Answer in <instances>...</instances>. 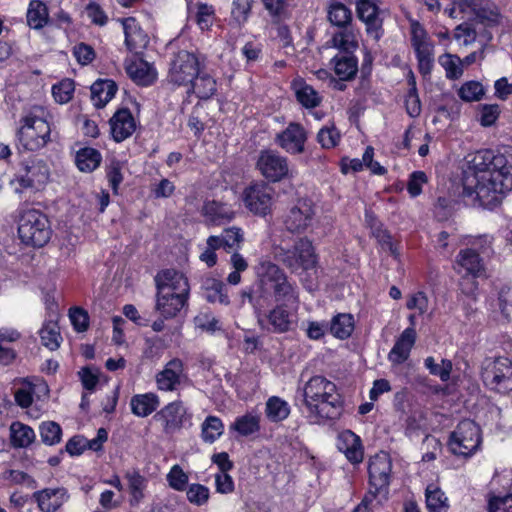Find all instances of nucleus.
I'll list each match as a JSON object with an SVG mask.
<instances>
[{"label":"nucleus","mask_w":512,"mask_h":512,"mask_svg":"<svg viewBox=\"0 0 512 512\" xmlns=\"http://www.w3.org/2000/svg\"><path fill=\"white\" fill-rule=\"evenodd\" d=\"M469 157L462 196L469 199L471 205L493 209L512 190L508 159L503 153L492 149L476 151Z\"/></svg>","instance_id":"nucleus-1"},{"label":"nucleus","mask_w":512,"mask_h":512,"mask_svg":"<svg viewBox=\"0 0 512 512\" xmlns=\"http://www.w3.org/2000/svg\"><path fill=\"white\" fill-rule=\"evenodd\" d=\"M255 311H262L272 303L285 305L298 310L300 305V289L286 272L276 263L263 261L257 271L256 288L251 293H244Z\"/></svg>","instance_id":"nucleus-2"},{"label":"nucleus","mask_w":512,"mask_h":512,"mask_svg":"<svg viewBox=\"0 0 512 512\" xmlns=\"http://www.w3.org/2000/svg\"><path fill=\"white\" fill-rule=\"evenodd\" d=\"M303 404L307 418L312 424L338 419L343 403L335 383L323 376L310 378L303 388Z\"/></svg>","instance_id":"nucleus-3"},{"label":"nucleus","mask_w":512,"mask_h":512,"mask_svg":"<svg viewBox=\"0 0 512 512\" xmlns=\"http://www.w3.org/2000/svg\"><path fill=\"white\" fill-rule=\"evenodd\" d=\"M49 112L42 106L31 107L20 119L16 133L17 146L26 151H38L50 141Z\"/></svg>","instance_id":"nucleus-4"},{"label":"nucleus","mask_w":512,"mask_h":512,"mask_svg":"<svg viewBox=\"0 0 512 512\" xmlns=\"http://www.w3.org/2000/svg\"><path fill=\"white\" fill-rule=\"evenodd\" d=\"M273 256L277 262L294 274L300 271L316 270L318 264L315 248L307 237L299 238L291 248L275 246Z\"/></svg>","instance_id":"nucleus-5"},{"label":"nucleus","mask_w":512,"mask_h":512,"mask_svg":"<svg viewBox=\"0 0 512 512\" xmlns=\"http://www.w3.org/2000/svg\"><path fill=\"white\" fill-rule=\"evenodd\" d=\"M18 234L23 243L43 247L52 235L50 221L40 210H24L19 219Z\"/></svg>","instance_id":"nucleus-6"},{"label":"nucleus","mask_w":512,"mask_h":512,"mask_svg":"<svg viewBox=\"0 0 512 512\" xmlns=\"http://www.w3.org/2000/svg\"><path fill=\"white\" fill-rule=\"evenodd\" d=\"M481 378L491 390L504 394L512 391V361L506 357L486 358Z\"/></svg>","instance_id":"nucleus-7"},{"label":"nucleus","mask_w":512,"mask_h":512,"mask_svg":"<svg viewBox=\"0 0 512 512\" xmlns=\"http://www.w3.org/2000/svg\"><path fill=\"white\" fill-rule=\"evenodd\" d=\"M200 67V60L195 53L181 50L170 62L167 82L173 86L187 88L200 73Z\"/></svg>","instance_id":"nucleus-8"},{"label":"nucleus","mask_w":512,"mask_h":512,"mask_svg":"<svg viewBox=\"0 0 512 512\" xmlns=\"http://www.w3.org/2000/svg\"><path fill=\"white\" fill-rule=\"evenodd\" d=\"M481 444L479 426L472 420L461 421L451 433L449 448L455 455L470 456L474 454Z\"/></svg>","instance_id":"nucleus-9"},{"label":"nucleus","mask_w":512,"mask_h":512,"mask_svg":"<svg viewBox=\"0 0 512 512\" xmlns=\"http://www.w3.org/2000/svg\"><path fill=\"white\" fill-rule=\"evenodd\" d=\"M298 310L285 305H275L266 311H256L259 326L269 333L283 334L291 331L296 323Z\"/></svg>","instance_id":"nucleus-10"},{"label":"nucleus","mask_w":512,"mask_h":512,"mask_svg":"<svg viewBox=\"0 0 512 512\" xmlns=\"http://www.w3.org/2000/svg\"><path fill=\"white\" fill-rule=\"evenodd\" d=\"M391 470L392 462L387 453L380 452L370 459L368 473L371 496L387 499Z\"/></svg>","instance_id":"nucleus-11"},{"label":"nucleus","mask_w":512,"mask_h":512,"mask_svg":"<svg viewBox=\"0 0 512 512\" xmlns=\"http://www.w3.org/2000/svg\"><path fill=\"white\" fill-rule=\"evenodd\" d=\"M256 167L264 178L273 183L289 177L290 174L288 159L271 149L260 151Z\"/></svg>","instance_id":"nucleus-12"},{"label":"nucleus","mask_w":512,"mask_h":512,"mask_svg":"<svg viewBox=\"0 0 512 512\" xmlns=\"http://www.w3.org/2000/svg\"><path fill=\"white\" fill-rule=\"evenodd\" d=\"M50 169L47 163L41 159L31 160L26 166L24 174L16 176L12 182L17 193L25 189H41L49 180Z\"/></svg>","instance_id":"nucleus-13"},{"label":"nucleus","mask_w":512,"mask_h":512,"mask_svg":"<svg viewBox=\"0 0 512 512\" xmlns=\"http://www.w3.org/2000/svg\"><path fill=\"white\" fill-rule=\"evenodd\" d=\"M273 192V188L263 181L252 183L243 192L244 204L252 213L265 216L271 209Z\"/></svg>","instance_id":"nucleus-14"},{"label":"nucleus","mask_w":512,"mask_h":512,"mask_svg":"<svg viewBox=\"0 0 512 512\" xmlns=\"http://www.w3.org/2000/svg\"><path fill=\"white\" fill-rule=\"evenodd\" d=\"M315 216V206L311 200L300 199L284 218V226L290 233L300 234L311 226Z\"/></svg>","instance_id":"nucleus-15"},{"label":"nucleus","mask_w":512,"mask_h":512,"mask_svg":"<svg viewBox=\"0 0 512 512\" xmlns=\"http://www.w3.org/2000/svg\"><path fill=\"white\" fill-rule=\"evenodd\" d=\"M157 292L166 295L181 296L188 299L190 287L188 279L183 273L173 269L159 272L155 277Z\"/></svg>","instance_id":"nucleus-16"},{"label":"nucleus","mask_w":512,"mask_h":512,"mask_svg":"<svg viewBox=\"0 0 512 512\" xmlns=\"http://www.w3.org/2000/svg\"><path fill=\"white\" fill-rule=\"evenodd\" d=\"M307 133L302 125L291 122L275 136V143L292 155L304 152Z\"/></svg>","instance_id":"nucleus-17"},{"label":"nucleus","mask_w":512,"mask_h":512,"mask_svg":"<svg viewBox=\"0 0 512 512\" xmlns=\"http://www.w3.org/2000/svg\"><path fill=\"white\" fill-rule=\"evenodd\" d=\"M186 409L182 402L175 401L164 406L154 415V419L161 423L163 431L172 435L183 427Z\"/></svg>","instance_id":"nucleus-18"},{"label":"nucleus","mask_w":512,"mask_h":512,"mask_svg":"<svg viewBox=\"0 0 512 512\" xmlns=\"http://www.w3.org/2000/svg\"><path fill=\"white\" fill-rule=\"evenodd\" d=\"M356 12L358 18L365 23L367 34L378 41L383 35L378 6L371 0H357Z\"/></svg>","instance_id":"nucleus-19"},{"label":"nucleus","mask_w":512,"mask_h":512,"mask_svg":"<svg viewBox=\"0 0 512 512\" xmlns=\"http://www.w3.org/2000/svg\"><path fill=\"white\" fill-rule=\"evenodd\" d=\"M184 377L183 361L179 358H174L165 365L162 371L157 373V388L166 392L175 391Z\"/></svg>","instance_id":"nucleus-20"},{"label":"nucleus","mask_w":512,"mask_h":512,"mask_svg":"<svg viewBox=\"0 0 512 512\" xmlns=\"http://www.w3.org/2000/svg\"><path fill=\"white\" fill-rule=\"evenodd\" d=\"M33 499L41 512H56L69 499L66 488H45L33 493Z\"/></svg>","instance_id":"nucleus-21"},{"label":"nucleus","mask_w":512,"mask_h":512,"mask_svg":"<svg viewBox=\"0 0 512 512\" xmlns=\"http://www.w3.org/2000/svg\"><path fill=\"white\" fill-rule=\"evenodd\" d=\"M457 273L462 274L463 277L478 278L484 275L485 267L483 260L479 254L472 248L460 250L456 256Z\"/></svg>","instance_id":"nucleus-22"},{"label":"nucleus","mask_w":512,"mask_h":512,"mask_svg":"<svg viewBox=\"0 0 512 512\" xmlns=\"http://www.w3.org/2000/svg\"><path fill=\"white\" fill-rule=\"evenodd\" d=\"M111 133L116 142L129 138L136 129V122L128 108L119 109L110 119Z\"/></svg>","instance_id":"nucleus-23"},{"label":"nucleus","mask_w":512,"mask_h":512,"mask_svg":"<svg viewBox=\"0 0 512 512\" xmlns=\"http://www.w3.org/2000/svg\"><path fill=\"white\" fill-rule=\"evenodd\" d=\"M416 341V331L414 327L406 328L396 340L393 348L388 354V359L393 364H402L405 362Z\"/></svg>","instance_id":"nucleus-24"},{"label":"nucleus","mask_w":512,"mask_h":512,"mask_svg":"<svg viewBox=\"0 0 512 512\" xmlns=\"http://www.w3.org/2000/svg\"><path fill=\"white\" fill-rule=\"evenodd\" d=\"M125 43L130 51L138 53L149 42L147 34L141 29L135 18L129 17L123 20Z\"/></svg>","instance_id":"nucleus-25"},{"label":"nucleus","mask_w":512,"mask_h":512,"mask_svg":"<svg viewBox=\"0 0 512 512\" xmlns=\"http://www.w3.org/2000/svg\"><path fill=\"white\" fill-rule=\"evenodd\" d=\"M126 72L137 85L141 86H149L157 78L155 68L143 59H135L127 64Z\"/></svg>","instance_id":"nucleus-26"},{"label":"nucleus","mask_w":512,"mask_h":512,"mask_svg":"<svg viewBox=\"0 0 512 512\" xmlns=\"http://www.w3.org/2000/svg\"><path fill=\"white\" fill-rule=\"evenodd\" d=\"M201 289L203 296L210 303L228 305L230 303L226 285L219 279L206 276L202 279Z\"/></svg>","instance_id":"nucleus-27"},{"label":"nucleus","mask_w":512,"mask_h":512,"mask_svg":"<svg viewBox=\"0 0 512 512\" xmlns=\"http://www.w3.org/2000/svg\"><path fill=\"white\" fill-rule=\"evenodd\" d=\"M331 64L342 81L352 80L358 71V59L352 53H338L331 59Z\"/></svg>","instance_id":"nucleus-28"},{"label":"nucleus","mask_w":512,"mask_h":512,"mask_svg":"<svg viewBox=\"0 0 512 512\" xmlns=\"http://www.w3.org/2000/svg\"><path fill=\"white\" fill-rule=\"evenodd\" d=\"M338 448L351 463L357 464L363 460L361 440L352 431L348 430L340 435Z\"/></svg>","instance_id":"nucleus-29"},{"label":"nucleus","mask_w":512,"mask_h":512,"mask_svg":"<svg viewBox=\"0 0 512 512\" xmlns=\"http://www.w3.org/2000/svg\"><path fill=\"white\" fill-rule=\"evenodd\" d=\"M160 405V399L157 394L148 392L136 394L131 397V412L137 417H147L152 414Z\"/></svg>","instance_id":"nucleus-30"},{"label":"nucleus","mask_w":512,"mask_h":512,"mask_svg":"<svg viewBox=\"0 0 512 512\" xmlns=\"http://www.w3.org/2000/svg\"><path fill=\"white\" fill-rule=\"evenodd\" d=\"M117 85L111 79H98L91 85V100L96 108H103L116 94Z\"/></svg>","instance_id":"nucleus-31"},{"label":"nucleus","mask_w":512,"mask_h":512,"mask_svg":"<svg viewBox=\"0 0 512 512\" xmlns=\"http://www.w3.org/2000/svg\"><path fill=\"white\" fill-rule=\"evenodd\" d=\"M125 479L128 482L130 505L138 506L145 498V490L147 488L148 481L136 469L127 471L125 473Z\"/></svg>","instance_id":"nucleus-32"},{"label":"nucleus","mask_w":512,"mask_h":512,"mask_svg":"<svg viewBox=\"0 0 512 512\" xmlns=\"http://www.w3.org/2000/svg\"><path fill=\"white\" fill-rule=\"evenodd\" d=\"M202 215L212 224L219 225L234 217L231 208L217 201H206L201 209Z\"/></svg>","instance_id":"nucleus-33"},{"label":"nucleus","mask_w":512,"mask_h":512,"mask_svg":"<svg viewBox=\"0 0 512 512\" xmlns=\"http://www.w3.org/2000/svg\"><path fill=\"white\" fill-rule=\"evenodd\" d=\"M187 299L157 292L156 310L165 318H173L184 307Z\"/></svg>","instance_id":"nucleus-34"},{"label":"nucleus","mask_w":512,"mask_h":512,"mask_svg":"<svg viewBox=\"0 0 512 512\" xmlns=\"http://www.w3.org/2000/svg\"><path fill=\"white\" fill-rule=\"evenodd\" d=\"M217 240L219 248H223L227 253L238 251L244 242V233L239 227H229L222 231L220 235H212Z\"/></svg>","instance_id":"nucleus-35"},{"label":"nucleus","mask_w":512,"mask_h":512,"mask_svg":"<svg viewBox=\"0 0 512 512\" xmlns=\"http://www.w3.org/2000/svg\"><path fill=\"white\" fill-rule=\"evenodd\" d=\"M187 89L193 91L200 99H209L217 91L216 80L200 68V73L197 74L191 86H188Z\"/></svg>","instance_id":"nucleus-36"},{"label":"nucleus","mask_w":512,"mask_h":512,"mask_svg":"<svg viewBox=\"0 0 512 512\" xmlns=\"http://www.w3.org/2000/svg\"><path fill=\"white\" fill-rule=\"evenodd\" d=\"M418 61L419 72L426 76L431 73L434 64V46L430 40L412 45Z\"/></svg>","instance_id":"nucleus-37"},{"label":"nucleus","mask_w":512,"mask_h":512,"mask_svg":"<svg viewBox=\"0 0 512 512\" xmlns=\"http://www.w3.org/2000/svg\"><path fill=\"white\" fill-rule=\"evenodd\" d=\"M34 430L21 422L15 421L10 425V440L15 448H26L35 440Z\"/></svg>","instance_id":"nucleus-38"},{"label":"nucleus","mask_w":512,"mask_h":512,"mask_svg":"<svg viewBox=\"0 0 512 512\" xmlns=\"http://www.w3.org/2000/svg\"><path fill=\"white\" fill-rule=\"evenodd\" d=\"M366 220L370 225L372 235L377 239L382 249L389 251L392 256L398 258L399 250L392 242V237L387 230L383 229L378 221L368 213L366 214Z\"/></svg>","instance_id":"nucleus-39"},{"label":"nucleus","mask_w":512,"mask_h":512,"mask_svg":"<svg viewBox=\"0 0 512 512\" xmlns=\"http://www.w3.org/2000/svg\"><path fill=\"white\" fill-rule=\"evenodd\" d=\"M49 20L48 8L39 0H32L27 10V23L30 28L42 29Z\"/></svg>","instance_id":"nucleus-40"},{"label":"nucleus","mask_w":512,"mask_h":512,"mask_svg":"<svg viewBox=\"0 0 512 512\" xmlns=\"http://www.w3.org/2000/svg\"><path fill=\"white\" fill-rule=\"evenodd\" d=\"M230 430L236 431L243 437L255 434L260 431V416L252 413L239 416L230 425Z\"/></svg>","instance_id":"nucleus-41"},{"label":"nucleus","mask_w":512,"mask_h":512,"mask_svg":"<svg viewBox=\"0 0 512 512\" xmlns=\"http://www.w3.org/2000/svg\"><path fill=\"white\" fill-rule=\"evenodd\" d=\"M265 414L269 421L278 423L290 414L289 404L278 396H271L265 404Z\"/></svg>","instance_id":"nucleus-42"},{"label":"nucleus","mask_w":512,"mask_h":512,"mask_svg":"<svg viewBox=\"0 0 512 512\" xmlns=\"http://www.w3.org/2000/svg\"><path fill=\"white\" fill-rule=\"evenodd\" d=\"M101 160L100 152L91 147L81 148L75 156L76 166L82 172H92L100 165Z\"/></svg>","instance_id":"nucleus-43"},{"label":"nucleus","mask_w":512,"mask_h":512,"mask_svg":"<svg viewBox=\"0 0 512 512\" xmlns=\"http://www.w3.org/2000/svg\"><path fill=\"white\" fill-rule=\"evenodd\" d=\"M354 330V318L351 314L340 313L334 316L330 323L331 334L338 339H347Z\"/></svg>","instance_id":"nucleus-44"},{"label":"nucleus","mask_w":512,"mask_h":512,"mask_svg":"<svg viewBox=\"0 0 512 512\" xmlns=\"http://www.w3.org/2000/svg\"><path fill=\"white\" fill-rule=\"evenodd\" d=\"M333 47L339 50V53H352L358 48L356 34L348 27L342 28L341 31L335 33L331 38Z\"/></svg>","instance_id":"nucleus-45"},{"label":"nucleus","mask_w":512,"mask_h":512,"mask_svg":"<svg viewBox=\"0 0 512 512\" xmlns=\"http://www.w3.org/2000/svg\"><path fill=\"white\" fill-rule=\"evenodd\" d=\"M223 433L224 424L217 416L209 415L201 424V438L205 443H214Z\"/></svg>","instance_id":"nucleus-46"},{"label":"nucleus","mask_w":512,"mask_h":512,"mask_svg":"<svg viewBox=\"0 0 512 512\" xmlns=\"http://www.w3.org/2000/svg\"><path fill=\"white\" fill-rule=\"evenodd\" d=\"M39 335L41 344L49 350L55 351L60 347L62 337L57 322H45L39 331Z\"/></svg>","instance_id":"nucleus-47"},{"label":"nucleus","mask_w":512,"mask_h":512,"mask_svg":"<svg viewBox=\"0 0 512 512\" xmlns=\"http://www.w3.org/2000/svg\"><path fill=\"white\" fill-rule=\"evenodd\" d=\"M327 18L332 25L345 28L352 21V12L343 3L331 2L328 7Z\"/></svg>","instance_id":"nucleus-48"},{"label":"nucleus","mask_w":512,"mask_h":512,"mask_svg":"<svg viewBox=\"0 0 512 512\" xmlns=\"http://www.w3.org/2000/svg\"><path fill=\"white\" fill-rule=\"evenodd\" d=\"M295 94L298 102L305 108H315L321 103L318 92L304 82L295 84Z\"/></svg>","instance_id":"nucleus-49"},{"label":"nucleus","mask_w":512,"mask_h":512,"mask_svg":"<svg viewBox=\"0 0 512 512\" xmlns=\"http://www.w3.org/2000/svg\"><path fill=\"white\" fill-rule=\"evenodd\" d=\"M424 366L431 375L437 376L442 382H447L450 379L453 364L451 360L442 359L441 363H436L432 356L424 360Z\"/></svg>","instance_id":"nucleus-50"},{"label":"nucleus","mask_w":512,"mask_h":512,"mask_svg":"<svg viewBox=\"0 0 512 512\" xmlns=\"http://www.w3.org/2000/svg\"><path fill=\"white\" fill-rule=\"evenodd\" d=\"M426 505L430 512H447L449 507L444 492L432 486L426 489Z\"/></svg>","instance_id":"nucleus-51"},{"label":"nucleus","mask_w":512,"mask_h":512,"mask_svg":"<svg viewBox=\"0 0 512 512\" xmlns=\"http://www.w3.org/2000/svg\"><path fill=\"white\" fill-rule=\"evenodd\" d=\"M166 481L171 489L178 492L185 491L189 486V476L178 464L171 467L166 475Z\"/></svg>","instance_id":"nucleus-52"},{"label":"nucleus","mask_w":512,"mask_h":512,"mask_svg":"<svg viewBox=\"0 0 512 512\" xmlns=\"http://www.w3.org/2000/svg\"><path fill=\"white\" fill-rule=\"evenodd\" d=\"M439 63L444 68L448 79L456 80L462 76L463 68L460 57L447 53L439 57Z\"/></svg>","instance_id":"nucleus-53"},{"label":"nucleus","mask_w":512,"mask_h":512,"mask_svg":"<svg viewBox=\"0 0 512 512\" xmlns=\"http://www.w3.org/2000/svg\"><path fill=\"white\" fill-rule=\"evenodd\" d=\"M41 441L49 446L58 444L61 441L62 429L54 421L43 422L39 426Z\"/></svg>","instance_id":"nucleus-54"},{"label":"nucleus","mask_w":512,"mask_h":512,"mask_svg":"<svg viewBox=\"0 0 512 512\" xmlns=\"http://www.w3.org/2000/svg\"><path fill=\"white\" fill-rule=\"evenodd\" d=\"M187 500L195 506H203L208 503L210 498V490L207 486L193 483L186 488Z\"/></svg>","instance_id":"nucleus-55"},{"label":"nucleus","mask_w":512,"mask_h":512,"mask_svg":"<svg viewBox=\"0 0 512 512\" xmlns=\"http://www.w3.org/2000/svg\"><path fill=\"white\" fill-rule=\"evenodd\" d=\"M253 0H232L231 18L238 25H244L251 13Z\"/></svg>","instance_id":"nucleus-56"},{"label":"nucleus","mask_w":512,"mask_h":512,"mask_svg":"<svg viewBox=\"0 0 512 512\" xmlns=\"http://www.w3.org/2000/svg\"><path fill=\"white\" fill-rule=\"evenodd\" d=\"M340 139V132L334 124L322 127L317 134V141L324 149L334 148L338 145Z\"/></svg>","instance_id":"nucleus-57"},{"label":"nucleus","mask_w":512,"mask_h":512,"mask_svg":"<svg viewBox=\"0 0 512 512\" xmlns=\"http://www.w3.org/2000/svg\"><path fill=\"white\" fill-rule=\"evenodd\" d=\"M74 90V81L71 79H64L58 84L53 85L52 94L56 102L65 104L72 99Z\"/></svg>","instance_id":"nucleus-58"},{"label":"nucleus","mask_w":512,"mask_h":512,"mask_svg":"<svg viewBox=\"0 0 512 512\" xmlns=\"http://www.w3.org/2000/svg\"><path fill=\"white\" fill-rule=\"evenodd\" d=\"M458 94L459 97L466 102L479 101L484 95V89L481 83L469 81L461 86Z\"/></svg>","instance_id":"nucleus-59"},{"label":"nucleus","mask_w":512,"mask_h":512,"mask_svg":"<svg viewBox=\"0 0 512 512\" xmlns=\"http://www.w3.org/2000/svg\"><path fill=\"white\" fill-rule=\"evenodd\" d=\"M34 387L33 385L24 380L19 388L15 390L14 398L17 405L21 408H28L33 403Z\"/></svg>","instance_id":"nucleus-60"},{"label":"nucleus","mask_w":512,"mask_h":512,"mask_svg":"<svg viewBox=\"0 0 512 512\" xmlns=\"http://www.w3.org/2000/svg\"><path fill=\"white\" fill-rule=\"evenodd\" d=\"M197 25L201 30H207L214 20V9L206 3L197 4V12L195 16Z\"/></svg>","instance_id":"nucleus-61"},{"label":"nucleus","mask_w":512,"mask_h":512,"mask_svg":"<svg viewBox=\"0 0 512 512\" xmlns=\"http://www.w3.org/2000/svg\"><path fill=\"white\" fill-rule=\"evenodd\" d=\"M409 84L411 85V88L409 89L405 100L406 110L411 117H417L421 112V104L417 93L416 82L413 77L409 81Z\"/></svg>","instance_id":"nucleus-62"},{"label":"nucleus","mask_w":512,"mask_h":512,"mask_svg":"<svg viewBox=\"0 0 512 512\" xmlns=\"http://www.w3.org/2000/svg\"><path fill=\"white\" fill-rule=\"evenodd\" d=\"M3 478L14 484H26L27 487L31 489H35L37 487L35 479L23 471L13 469L7 470L3 473Z\"/></svg>","instance_id":"nucleus-63"},{"label":"nucleus","mask_w":512,"mask_h":512,"mask_svg":"<svg viewBox=\"0 0 512 512\" xmlns=\"http://www.w3.org/2000/svg\"><path fill=\"white\" fill-rule=\"evenodd\" d=\"M73 55L81 65H88L95 59L94 49L85 43H79L73 48Z\"/></svg>","instance_id":"nucleus-64"}]
</instances>
